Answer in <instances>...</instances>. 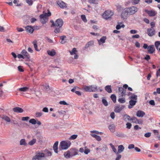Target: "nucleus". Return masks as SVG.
Listing matches in <instances>:
<instances>
[{"label": "nucleus", "instance_id": "25", "mask_svg": "<svg viewBox=\"0 0 160 160\" xmlns=\"http://www.w3.org/2000/svg\"><path fill=\"white\" fill-rule=\"evenodd\" d=\"M123 117V120L127 122L128 121H131V118L130 117L129 115L126 114L124 115Z\"/></svg>", "mask_w": 160, "mask_h": 160}, {"label": "nucleus", "instance_id": "6", "mask_svg": "<svg viewBox=\"0 0 160 160\" xmlns=\"http://www.w3.org/2000/svg\"><path fill=\"white\" fill-rule=\"evenodd\" d=\"M128 8L129 14L130 15H132L135 14L138 11L137 8L134 6H132Z\"/></svg>", "mask_w": 160, "mask_h": 160}, {"label": "nucleus", "instance_id": "9", "mask_svg": "<svg viewBox=\"0 0 160 160\" xmlns=\"http://www.w3.org/2000/svg\"><path fill=\"white\" fill-rule=\"evenodd\" d=\"M128 13H129L128 8H125L122 11L121 13L122 18L124 19L126 18Z\"/></svg>", "mask_w": 160, "mask_h": 160}, {"label": "nucleus", "instance_id": "57", "mask_svg": "<svg viewBox=\"0 0 160 160\" xmlns=\"http://www.w3.org/2000/svg\"><path fill=\"white\" fill-rule=\"evenodd\" d=\"M140 1V0H134L132 1V3L133 4H138Z\"/></svg>", "mask_w": 160, "mask_h": 160}, {"label": "nucleus", "instance_id": "30", "mask_svg": "<svg viewBox=\"0 0 160 160\" xmlns=\"http://www.w3.org/2000/svg\"><path fill=\"white\" fill-rule=\"evenodd\" d=\"M47 52L48 55L52 56H54L56 53L55 50L54 49H52L51 51H48Z\"/></svg>", "mask_w": 160, "mask_h": 160}, {"label": "nucleus", "instance_id": "48", "mask_svg": "<svg viewBox=\"0 0 160 160\" xmlns=\"http://www.w3.org/2000/svg\"><path fill=\"white\" fill-rule=\"evenodd\" d=\"M90 132H91L92 133H96L97 134H99L100 135H102V132H99L98 131H95V130L91 131Z\"/></svg>", "mask_w": 160, "mask_h": 160}, {"label": "nucleus", "instance_id": "63", "mask_svg": "<svg viewBox=\"0 0 160 160\" xmlns=\"http://www.w3.org/2000/svg\"><path fill=\"white\" fill-rule=\"evenodd\" d=\"M90 152V150L88 149H86L84 150V153L86 154H88Z\"/></svg>", "mask_w": 160, "mask_h": 160}, {"label": "nucleus", "instance_id": "58", "mask_svg": "<svg viewBox=\"0 0 160 160\" xmlns=\"http://www.w3.org/2000/svg\"><path fill=\"white\" fill-rule=\"evenodd\" d=\"M29 118V117H23L22 118V121H28Z\"/></svg>", "mask_w": 160, "mask_h": 160}, {"label": "nucleus", "instance_id": "21", "mask_svg": "<svg viewBox=\"0 0 160 160\" xmlns=\"http://www.w3.org/2000/svg\"><path fill=\"white\" fill-rule=\"evenodd\" d=\"M106 36H103L99 40H98V42L99 45L103 44L105 42V40L106 39Z\"/></svg>", "mask_w": 160, "mask_h": 160}, {"label": "nucleus", "instance_id": "26", "mask_svg": "<svg viewBox=\"0 0 160 160\" xmlns=\"http://www.w3.org/2000/svg\"><path fill=\"white\" fill-rule=\"evenodd\" d=\"M71 155H72L70 150L65 152L64 153V157L66 158H69L72 157V156H71Z\"/></svg>", "mask_w": 160, "mask_h": 160}, {"label": "nucleus", "instance_id": "43", "mask_svg": "<svg viewBox=\"0 0 160 160\" xmlns=\"http://www.w3.org/2000/svg\"><path fill=\"white\" fill-rule=\"evenodd\" d=\"M29 122L32 124H35L37 123V121L34 119H31L29 121Z\"/></svg>", "mask_w": 160, "mask_h": 160}, {"label": "nucleus", "instance_id": "52", "mask_svg": "<svg viewBox=\"0 0 160 160\" xmlns=\"http://www.w3.org/2000/svg\"><path fill=\"white\" fill-rule=\"evenodd\" d=\"M59 103L60 104H62L64 105H68L69 104L66 102L65 101H61L59 102Z\"/></svg>", "mask_w": 160, "mask_h": 160}, {"label": "nucleus", "instance_id": "64", "mask_svg": "<svg viewBox=\"0 0 160 160\" xmlns=\"http://www.w3.org/2000/svg\"><path fill=\"white\" fill-rule=\"evenodd\" d=\"M156 75L157 77L160 76V68L157 72Z\"/></svg>", "mask_w": 160, "mask_h": 160}, {"label": "nucleus", "instance_id": "8", "mask_svg": "<svg viewBox=\"0 0 160 160\" xmlns=\"http://www.w3.org/2000/svg\"><path fill=\"white\" fill-rule=\"evenodd\" d=\"M57 3L59 7L62 8H67V4L63 2L61 0H59L57 2Z\"/></svg>", "mask_w": 160, "mask_h": 160}, {"label": "nucleus", "instance_id": "3", "mask_svg": "<svg viewBox=\"0 0 160 160\" xmlns=\"http://www.w3.org/2000/svg\"><path fill=\"white\" fill-rule=\"evenodd\" d=\"M84 90L86 92H95L98 91L97 87L96 85H91L89 86H85Z\"/></svg>", "mask_w": 160, "mask_h": 160}, {"label": "nucleus", "instance_id": "36", "mask_svg": "<svg viewBox=\"0 0 160 160\" xmlns=\"http://www.w3.org/2000/svg\"><path fill=\"white\" fill-rule=\"evenodd\" d=\"M51 67L52 68H55L53 70L55 72H60L61 71V70L58 67H54L53 66H51Z\"/></svg>", "mask_w": 160, "mask_h": 160}, {"label": "nucleus", "instance_id": "24", "mask_svg": "<svg viewBox=\"0 0 160 160\" xmlns=\"http://www.w3.org/2000/svg\"><path fill=\"white\" fill-rule=\"evenodd\" d=\"M44 15H40V18L41 22L43 24L45 23L48 20V18L44 17Z\"/></svg>", "mask_w": 160, "mask_h": 160}, {"label": "nucleus", "instance_id": "5", "mask_svg": "<svg viewBox=\"0 0 160 160\" xmlns=\"http://www.w3.org/2000/svg\"><path fill=\"white\" fill-rule=\"evenodd\" d=\"M113 14V13L110 11H106L102 14V16L105 19L107 20L109 18H110L111 16Z\"/></svg>", "mask_w": 160, "mask_h": 160}, {"label": "nucleus", "instance_id": "22", "mask_svg": "<svg viewBox=\"0 0 160 160\" xmlns=\"http://www.w3.org/2000/svg\"><path fill=\"white\" fill-rule=\"evenodd\" d=\"M129 94H131L132 95L129 97V99L132 100H136L137 99V96L136 95L134 94H132L130 92Z\"/></svg>", "mask_w": 160, "mask_h": 160}, {"label": "nucleus", "instance_id": "44", "mask_svg": "<svg viewBox=\"0 0 160 160\" xmlns=\"http://www.w3.org/2000/svg\"><path fill=\"white\" fill-rule=\"evenodd\" d=\"M2 119L8 122H10L11 121L9 118L7 116H4L2 118Z\"/></svg>", "mask_w": 160, "mask_h": 160}, {"label": "nucleus", "instance_id": "54", "mask_svg": "<svg viewBox=\"0 0 160 160\" xmlns=\"http://www.w3.org/2000/svg\"><path fill=\"white\" fill-rule=\"evenodd\" d=\"M18 70L19 71L21 72H23L24 71V70L22 68V67L19 66L18 67Z\"/></svg>", "mask_w": 160, "mask_h": 160}, {"label": "nucleus", "instance_id": "39", "mask_svg": "<svg viewBox=\"0 0 160 160\" xmlns=\"http://www.w3.org/2000/svg\"><path fill=\"white\" fill-rule=\"evenodd\" d=\"M138 121V119L135 117H132L131 118V121H132V122L137 124Z\"/></svg>", "mask_w": 160, "mask_h": 160}, {"label": "nucleus", "instance_id": "37", "mask_svg": "<svg viewBox=\"0 0 160 160\" xmlns=\"http://www.w3.org/2000/svg\"><path fill=\"white\" fill-rule=\"evenodd\" d=\"M119 98L118 99V101L119 102L121 103H125L126 102L125 98Z\"/></svg>", "mask_w": 160, "mask_h": 160}, {"label": "nucleus", "instance_id": "56", "mask_svg": "<svg viewBox=\"0 0 160 160\" xmlns=\"http://www.w3.org/2000/svg\"><path fill=\"white\" fill-rule=\"evenodd\" d=\"M128 148L129 149L134 148V145L132 144H130L128 145Z\"/></svg>", "mask_w": 160, "mask_h": 160}, {"label": "nucleus", "instance_id": "18", "mask_svg": "<svg viewBox=\"0 0 160 160\" xmlns=\"http://www.w3.org/2000/svg\"><path fill=\"white\" fill-rule=\"evenodd\" d=\"M70 151L72 155L71 156H72V157L78 154V150L75 148L71 149Z\"/></svg>", "mask_w": 160, "mask_h": 160}, {"label": "nucleus", "instance_id": "50", "mask_svg": "<svg viewBox=\"0 0 160 160\" xmlns=\"http://www.w3.org/2000/svg\"><path fill=\"white\" fill-rule=\"evenodd\" d=\"M126 128L128 129H130L132 127V124L129 122H128L126 124Z\"/></svg>", "mask_w": 160, "mask_h": 160}, {"label": "nucleus", "instance_id": "13", "mask_svg": "<svg viewBox=\"0 0 160 160\" xmlns=\"http://www.w3.org/2000/svg\"><path fill=\"white\" fill-rule=\"evenodd\" d=\"M21 53L25 57L24 58H26L28 60L29 59L30 57L29 55L25 50H23Z\"/></svg>", "mask_w": 160, "mask_h": 160}, {"label": "nucleus", "instance_id": "55", "mask_svg": "<svg viewBox=\"0 0 160 160\" xmlns=\"http://www.w3.org/2000/svg\"><path fill=\"white\" fill-rule=\"evenodd\" d=\"M143 120L142 119H138L137 124H143Z\"/></svg>", "mask_w": 160, "mask_h": 160}, {"label": "nucleus", "instance_id": "60", "mask_svg": "<svg viewBox=\"0 0 160 160\" xmlns=\"http://www.w3.org/2000/svg\"><path fill=\"white\" fill-rule=\"evenodd\" d=\"M110 117L113 119H114L115 118V113L114 112H112L110 113Z\"/></svg>", "mask_w": 160, "mask_h": 160}, {"label": "nucleus", "instance_id": "49", "mask_svg": "<svg viewBox=\"0 0 160 160\" xmlns=\"http://www.w3.org/2000/svg\"><path fill=\"white\" fill-rule=\"evenodd\" d=\"M81 18L82 20L85 22H87L85 16L84 15H82L81 16Z\"/></svg>", "mask_w": 160, "mask_h": 160}, {"label": "nucleus", "instance_id": "19", "mask_svg": "<svg viewBox=\"0 0 160 160\" xmlns=\"http://www.w3.org/2000/svg\"><path fill=\"white\" fill-rule=\"evenodd\" d=\"M137 102L136 100H130L129 101V105L128 106V108H132L133 106L135 105Z\"/></svg>", "mask_w": 160, "mask_h": 160}, {"label": "nucleus", "instance_id": "41", "mask_svg": "<svg viewBox=\"0 0 160 160\" xmlns=\"http://www.w3.org/2000/svg\"><path fill=\"white\" fill-rule=\"evenodd\" d=\"M20 145H23L24 146H25L27 144L24 139H22L20 141Z\"/></svg>", "mask_w": 160, "mask_h": 160}, {"label": "nucleus", "instance_id": "40", "mask_svg": "<svg viewBox=\"0 0 160 160\" xmlns=\"http://www.w3.org/2000/svg\"><path fill=\"white\" fill-rule=\"evenodd\" d=\"M37 41H34L33 42V44L34 48H35V50L37 51H39V50L38 49V45L37 44Z\"/></svg>", "mask_w": 160, "mask_h": 160}, {"label": "nucleus", "instance_id": "32", "mask_svg": "<svg viewBox=\"0 0 160 160\" xmlns=\"http://www.w3.org/2000/svg\"><path fill=\"white\" fill-rule=\"evenodd\" d=\"M91 135L92 137L95 138L98 141H100L101 140L100 137L99 136L94 134H92Z\"/></svg>", "mask_w": 160, "mask_h": 160}, {"label": "nucleus", "instance_id": "51", "mask_svg": "<svg viewBox=\"0 0 160 160\" xmlns=\"http://www.w3.org/2000/svg\"><path fill=\"white\" fill-rule=\"evenodd\" d=\"M150 25L151 28L150 29H153V28L155 26V22L154 21L151 22L150 23Z\"/></svg>", "mask_w": 160, "mask_h": 160}, {"label": "nucleus", "instance_id": "31", "mask_svg": "<svg viewBox=\"0 0 160 160\" xmlns=\"http://www.w3.org/2000/svg\"><path fill=\"white\" fill-rule=\"evenodd\" d=\"M48 13H43L42 14H41V15H44V17H45V18H48V17L50 16L51 15V13L50 12L49 10V9L48 10Z\"/></svg>", "mask_w": 160, "mask_h": 160}, {"label": "nucleus", "instance_id": "33", "mask_svg": "<svg viewBox=\"0 0 160 160\" xmlns=\"http://www.w3.org/2000/svg\"><path fill=\"white\" fill-rule=\"evenodd\" d=\"M117 136L121 138H124L125 137V135L122 132H117L116 133Z\"/></svg>", "mask_w": 160, "mask_h": 160}, {"label": "nucleus", "instance_id": "38", "mask_svg": "<svg viewBox=\"0 0 160 160\" xmlns=\"http://www.w3.org/2000/svg\"><path fill=\"white\" fill-rule=\"evenodd\" d=\"M111 98L114 103L116 102V96L114 94L111 95Z\"/></svg>", "mask_w": 160, "mask_h": 160}, {"label": "nucleus", "instance_id": "42", "mask_svg": "<svg viewBox=\"0 0 160 160\" xmlns=\"http://www.w3.org/2000/svg\"><path fill=\"white\" fill-rule=\"evenodd\" d=\"M77 52V51L76 50V49L75 48H73L72 50V51H69V52L71 55L76 54V52Z\"/></svg>", "mask_w": 160, "mask_h": 160}, {"label": "nucleus", "instance_id": "11", "mask_svg": "<svg viewBox=\"0 0 160 160\" xmlns=\"http://www.w3.org/2000/svg\"><path fill=\"white\" fill-rule=\"evenodd\" d=\"M26 31L29 33H32L34 30L33 27L31 26H27L25 28Z\"/></svg>", "mask_w": 160, "mask_h": 160}, {"label": "nucleus", "instance_id": "15", "mask_svg": "<svg viewBox=\"0 0 160 160\" xmlns=\"http://www.w3.org/2000/svg\"><path fill=\"white\" fill-rule=\"evenodd\" d=\"M124 105H122L121 107L117 106L115 108L114 112L117 113L119 112L124 108Z\"/></svg>", "mask_w": 160, "mask_h": 160}, {"label": "nucleus", "instance_id": "10", "mask_svg": "<svg viewBox=\"0 0 160 160\" xmlns=\"http://www.w3.org/2000/svg\"><path fill=\"white\" fill-rule=\"evenodd\" d=\"M147 30V33L149 36H152L155 34V31L154 29L148 28Z\"/></svg>", "mask_w": 160, "mask_h": 160}, {"label": "nucleus", "instance_id": "16", "mask_svg": "<svg viewBox=\"0 0 160 160\" xmlns=\"http://www.w3.org/2000/svg\"><path fill=\"white\" fill-rule=\"evenodd\" d=\"M13 110L14 112L18 113H22L23 112V110L19 107H16L13 108Z\"/></svg>", "mask_w": 160, "mask_h": 160}, {"label": "nucleus", "instance_id": "29", "mask_svg": "<svg viewBox=\"0 0 160 160\" xmlns=\"http://www.w3.org/2000/svg\"><path fill=\"white\" fill-rule=\"evenodd\" d=\"M66 38V37L65 35L62 36L60 37V39L62 41L61 42V43L62 44H64L66 42V40H65V38Z\"/></svg>", "mask_w": 160, "mask_h": 160}, {"label": "nucleus", "instance_id": "2", "mask_svg": "<svg viewBox=\"0 0 160 160\" xmlns=\"http://www.w3.org/2000/svg\"><path fill=\"white\" fill-rule=\"evenodd\" d=\"M71 143L69 141L68 142L63 141H62L60 145L59 149L60 150L67 149L70 147Z\"/></svg>", "mask_w": 160, "mask_h": 160}, {"label": "nucleus", "instance_id": "45", "mask_svg": "<svg viewBox=\"0 0 160 160\" xmlns=\"http://www.w3.org/2000/svg\"><path fill=\"white\" fill-rule=\"evenodd\" d=\"M102 101L103 104L105 106H107L108 105V103L107 100L103 98Z\"/></svg>", "mask_w": 160, "mask_h": 160}, {"label": "nucleus", "instance_id": "61", "mask_svg": "<svg viewBox=\"0 0 160 160\" xmlns=\"http://www.w3.org/2000/svg\"><path fill=\"white\" fill-rule=\"evenodd\" d=\"M17 57L18 58H22L23 59H24L25 58L24 56H23V55L22 54H18L17 55Z\"/></svg>", "mask_w": 160, "mask_h": 160}, {"label": "nucleus", "instance_id": "14", "mask_svg": "<svg viewBox=\"0 0 160 160\" xmlns=\"http://www.w3.org/2000/svg\"><path fill=\"white\" fill-rule=\"evenodd\" d=\"M145 11L150 17L154 16L156 15L155 12L154 10L149 11L147 10H145Z\"/></svg>", "mask_w": 160, "mask_h": 160}, {"label": "nucleus", "instance_id": "34", "mask_svg": "<svg viewBox=\"0 0 160 160\" xmlns=\"http://www.w3.org/2000/svg\"><path fill=\"white\" fill-rule=\"evenodd\" d=\"M36 139L35 138H33L32 140L28 142V144L30 146H32L36 143Z\"/></svg>", "mask_w": 160, "mask_h": 160}, {"label": "nucleus", "instance_id": "59", "mask_svg": "<svg viewBox=\"0 0 160 160\" xmlns=\"http://www.w3.org/2000/svg\"><path fill=\"white\" fill-rule=\"evenodd\" d=\"M26 2L29 5H31L33 3L32 0H26Z\"/></svg>", "mask_w": 160, "mask_h": 160}, {"label": "nucleus", "instance_id": "28", "mask_svg": "<svg viewBox=\"0 0 160 160\" xmlns=\"http://www.w3.org/2000/svg\"><path fill=\"white\" fill-rule=\"evenodd\" d=\"M105 90L109 93L112 92V90L111 89V85H107L105 87Z\"/></svg>", "mask_w": 160, "mask_h": 160}, {"label": "nucleus", "instance_id": "46", "mask_svg": "<svg viewBox=\"0 0 160 160\" xmlns=\"http://www.w3.org/2000/svg\"><path fill=\"white\" fill-rule=\"evenodd\" d=\"M78 137V135L74 134L72 135L69 138V140H74L76 139Z\"/></svg>", "mask_w": 160, "mask_h": 160}, {"label": "nucleus", "instance_id": "20", "mask_svg": "<svg viewBox=\"0 0 160 160\" xmlns=\"http://www.w3.org/2000/svg\"><path fill=\"white\" fill-rule=\"evenodd\" d=\"M118 151L116 154H118L119 153L122 152L124 149V147L122 145H120L118 146Z\"/></svg>", "mask_w": 160, "mask_h": 160}, {"label": "nucleus", "instance_id": "27", "mask_svg": "<svg viewBox=\"0 0 160 160\" xmlns=\"http://www.w3.org/2000/svg\"><path fill=\"white\" fill-rule=\"evenodd\" d=\"M115 125L113 124L109 125L108 128L110 131L112 132H114L115 131Z\"/></svg>", "mask_w": 160, "mask_h": 160}, {"label": "nucleus", "instance_id": "35", "mask_svg": "<svg viewBox=\"0 0 160 160\" xmlns=\"http://www.w3.org/2000/svg\"><path fill=\"white\" fill-rule=\"evenodd\" d=\"M29 88L27 87H24L22 88H19V90L21 92H26L28 91Z\"/></svg>", "mask_w": 160, "mask_h": 160}, {"label": "nucleus", "instance_id": "53", "mask_svg": "<svg viewBox=\"0 0 160 160\" xmlns=\"http://www.w3.org/2000/svg\"><path fill=\"white\" fill-rule=\"evenodd\" d=\"M151 135V132H147L144 134V136L146 138H149L150 137Z\"/></svg>", "mask_w": 160, "mask_h": 160}, {"label": "nucleus", "instance_id": "7", "mask_svg": "<svg viewBox=\"0 0 160 160\" xmlns=\"http://www.w3.org/2000/svg\"><path fill=\"white\" fill-rule=\"evenodd\" d=\"M126 90L122 87H119L118 88V94L119 97H122L125 95Z\"/></svg>", "mask_w": 160, "mask_h": 160}, {"label": "nucleus", "instance_id": "62", "mask_svg": "<svg viewBox=\"0 0 160 160\" xmlns=\"http://www.w3.org/2000/svg\"><path fill=\"white\" fill-rule=\"evenodd\" d=\"M117 156L115 159V160H119L121 158V155L120 154H117Z\"/></svg>", "mask_w": 160, "mask_h": 160}, {"label": "nucleus", "instance_id": "1", "mask_svg": "<svg viewBox=\"0 0 160 160\" xmlns=\"http://www.w3.org/2000/svg\"><path fill=\"white\" fill-rule=\"evenodd\" d=\"M51 22L52 23L51 27H55V28L54 32L56 33L61 32V28L63 24V20L59 18L57 19L55 22L53 21H51Z\"/></svg>", "mask_w": 160, "mask_h": 160}, {"label": "nucleus", "instance_id": "17", "mask_svg": "<svg viewBox=\"0 0 160 160\" xmlns=\"http://www.w3.org/2000/svg\"><path fill=\"white\" fill-rule=\"evenodd\" d=\"M145 114L144 112L141 110H138L136 113L137 116L139 117H142Z\"/></svg>", "mask_w": 160, "mask_h": 160}, {"label": "nucleus", "instance_id": "23", "mask_svg": "<svg viewBox=\"0 0 160 160\" xmlns=\"http://www.w3.org/2000/svg\"><path fill=\"white\" fill-rule=\"evenodd\" d=\"M58 141H56L54 144L53 146V149L55 152L56 153H57L58 152Z\"/></svg>", "mask_w": 160, "mask_h": 160}, {"label": "nucleus", "instance_id": "4", "mask_svg": "<svg viewBox=\"0 0 160 160\" xmlns=\"http://www.w3.org/2000/svg\"><path fill=\"white\" fill-rule=\"evenodd\" d=\"M45 157V154L43 153L36 152L35 155L32 158V160H42V158Z\"/></svg>", "mask_w": 160, "mask_h": 160}, {"label": "nucleus", "instance_id": "47", "mask_svg": "<svg viewBox=\"0 0 160 160\" xmlns=\"http://www.w3.org/2000/svg\"><path fill=\"white\" fill-rule=\"evenodd\" d=\"M42 115V113L41 112H36V116L37 118L40 117Z\"/></svg>", "mask_w": 160, "mask_h": 160}, {"label": "nucleus", "instance_id": "12", "mask_svg": "<svg viewBox=\"0 0 160 160\" xmlns=\"http://www.w3.org/2000/svg\"><path fill=\"white\" fill-rule=\"evenodd\" d=\"M148 51L149 53H153L155 51L154 46L153 45H152L149 46L148 48Z\"/></svg>", "mask_w": 160, "mask_h": 160}]
</instances>
